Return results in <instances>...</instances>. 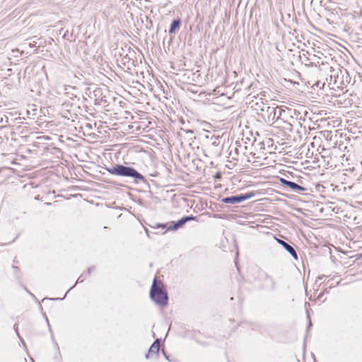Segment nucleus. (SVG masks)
I'll list each match as a JSON object with an SVG mask.
<instances>
[{
	"mask_svg": "<svg viewBox=\"0 0 362 362\" xmlns=\"http://www.w3.org/2000/svg\"><path fill=\"white\" fill-rule=\"evenodd\" d=\"M106 170L112 175L124 177L133 180L134 183L146 182L144 176L132 167L121 164H115L106 167Z\"/></svg>",
	"mask_w": 362,
	"mask_h": 362,
	"instance_id": "obj_1",
	"label": "nucleus"
},
{
	"mask_svg": "<svg viewBox=\"0 0 362 362\" xmlns=\"http://www.w3.org/2000/svg\"><path fill=\"white\" fill-rule=\"evenodd\" d=\"M30 47H32V46H33V47H35V45H34V44H32V43H30Z\"/></svg>",
	"mask_w": 362,
	"mask_h": 362,
	"instance_id": "obj_23",
	"label": "nucleus"
},
{
	"mask_svg": "<svg viewBox=\"0 0 362 362\" xmlns=\"http://www.w3.org/2000/svg\"><path fill=\"white\" fill-rule=\"evenodd\" d=\"M276 240L295 259H298L297 252L292 245L281 239L276 238Z\"/></svg>",
	"mask_w": 362,
	"mask_h": 362,
	"instance_id": "obj_9",
	"label": "nucleus"
},
{
	"mask_svg": "<svg viewBox=\"0 0 362 362\" xmlns=\"http://www.w3.org/2000/svg\"><path fill=\"white\" fill-rule=\"evenodd\" d=\"M30 47H32V46H33V47H35V45H34V44H32V43H30Z\"/></svg>",
	"mask_w": 362,
	"mask_h": 362,
	"instance_id": "obj_24",
	"label": "nucleus"
},
{
	"mask_svg": "<svg viewBox=\"0 0 362 362\" xmlns=\"http://www.w3.org/2000/svg\"><path fill=\"white\" fill-rule=\"evenodd\" d=\"M95 267L92 266L88 269V274H90L95 269Z\"/></svg>",
	"mask_w": 362,
	"mask_h": 362,
	"instance_id": "obj_17",
	"label": "nucleus"
},
{
	"mask_svg": "<svg viewBox=\"0 0 362 362\" xmlns=\"http://www.w3.org/2000/svg\"><path fill=\"white\" fill-rule=\"evenodd\" d=\"M267 279L269 281V282L271 284V289L274 290L275 288V285H276L274 279L272 277L269 276H267Z\"/></svg>",
	"mask_w": 362,
	"mask_h": 362,
	"instance_id": "obj_13",
	"label": "nucleus"
},
{
	"mask_svg": "<svg viewBox=\"0 0 362 362\" xmlns=\"http://www.w3.org/2000/svg\"><path fill=\"white\" fill-rule=\"evenodd\" d=\"M355 262H358V264H362V257H361V254L356 255Z\"/></svg>",
	"mask_w": 362,
	"mask_h": 362,
	"instance_id": "obj_15",
	"label": "nucleus"
},
{
	"mask_svg": "<svg viewBox=\"0 0 362 362\" xmlns=\"http://www.w3.org/2000/svg\"><path fill=\"white\" fill-rule=\"evenodd\" d=\"M69 292V291L66 293H67ZM66 296V294L64 295V296L62 298V299H64L65 298V296ZM59 298H52V300H59ZM62 300V298H60Z\"/></svg>",
	"mask_w": 362,
	"mask_h": 362,
	"instance_id": "obj_20",
	"label": "nucleus"
},
{
	"mask_svg": "<svg viewBox=\"0 0 362 362\" xmlns=\"http://www.w3.org/2000/svg\"><path fill=\"white\" fill-rule=\"evenodd\" d=\"M159 349H160V339H157L153 341V343L150 346L148 353L145 356L146 358L148 359L150 357H153L154 356L156 357H157L158 356Z\"/></svg>",
	"mask_w": 362,
	"mask_h": 362,
	"instance_id": "obj_8",
	"label": "nucleus"
},
{
	"mask_svg": "<svg viewBox=\"0 0 362 362\" xmlns=\"http://www.w3.org/2000/svg\"><path fill=\"white\" fill-rule=\"evenodd\" d=\"M181 25V19L180 18H177L174 19L169 28L168 32L170 34L175 33L177 30L180 28Z\"/></svg>",
	"mask_w": 362,
	"mask_h": 362,
	"instance_id": "obj_10",
	"label": "nucleus"
},
{
	"mask_svg": "<svg viewBox=\"0 0 362 362\" xmlns=\"http://www.w3.org/2000/svg\"><path fill=\"white\" fill-rule=\"evenodd\" d=\"M83 280H84V279L83 278V275H81V276H79V278L78 279V280H77L76 283V284H74V286H72V287H71L69 291H70L71 288H73L76 286V284L77 283H81V282H83Z\"/></svg>",
	"mask_w": 362,
	"mask_h": 362,
	"instance_id": "obj_16",
	"label": "nucleus"
},
{
	"mask_svg": "<svg viewBox=\"0 0 362 362\" xmlns=\"http://www.w3.org/2000/svg\"><path fill=\"white\" fill-rule=\"evenodd\" d=\"M283 111H287L286 113V119H280L281 122H284L285 126H283V128L288 131L292 130V127L293 123L296 122V119L292 116V113H296V110H292L291 109L283 110Z\"/></svg>",
	"mask_w": 362,
	"mask_h": 362,
	"instance_id": "obj_7",
	"label": "nucleus"
},
{
	"mask_svg": "<svg viewBox=\"0 0 362 362\" xmlns=\"http://www.w3.org/2000/svg\"><path fill=\"white\" fill-rule=\"evenodd\" d=\"M255 196V192H250L245 194H240L230 197H223L221 202L225 204H236L241 203L245 200L250 199Z\"/></svg>",
	"mask_w": 362,
	"mask_h": 362,
	"instance_id": "obj_4",
	"label": "nucleus"
},
{
	"mask_svg": "<svg viewBox=\"0 0 362 362\" xmlns=\"http://www.w3.org/2000/svg\"><path fill=\"white\" fill-rule=\"evenodd\" d=\"M168 223H157L156 224V226L155 228H168Z\"/></svg>",
	"mask_w": 362,
	"mask_h": 362,
	"instance_id": "obj_14",
	"label": "nucleus"
},
{
	"mask_svg": "<svg viewBox=\"0 0 362 362\" xmlns=\"http://www.w3.org/2000/svg\"><path fill=\"white\" fill-rule=\"evenodd\" d=\"M255 105L257 106V107L255 109L256 110H259L260 112H262V110L264 109V107H263L262 106H268V104L267 103H264V102L261 101L260 103L257 102L255 103Z\"/></svg>",
	"mask_w": 362,
	"mask_h": 362,
	"instance_id": "obj_12",
	"label": "nucleus"
},
{
	"mask_svg": "<svg viewBox=\"0 0 362 362\" xmlns=\"http://www.w3.org/2000/svg\"><path fill=\"white\" fill-rule=\"evenodd\" d=\"M30 47H32V46H33V47H35V45H34V44H32V43H30Z\"/></svg>",
	"mask_w": 362,
	"mask_h": 362,
	"instance_id": "obj_25",
	"label": "nucleus"
},
{
	"mask_svg": "<svg viewBox=\"0 0 362 362\" xmlns=\"http://www.w3.org/2000/svg\"><path fill=\"white\" fill-rule=\"evenodd\" d=\"M14 329H15V330H16V332L17 334H18V335H19V334H18V327H17V325H16H16H14ZM18 337H20V336H18Z\"/></svg>",
	"mask_w": 362,
	"mask_h": 362,
	"instance_id": "obj_19",
	"label": "nucleus"
},
{
	"mask_svg": "<svg viewBox=\"0 0 362 362\" xmlns=\"http://www.w3.org/2000/svg\"><path fill=\"white\" fill-rule=\"evenodd\" d=\"M121 62L122 64L126 66L128 69H130V66L132 65H134V60L132 59L129 56L128 54H126L125 56H124L122 58V60H121Z\"/></svg>",
	"mask_w": 362,
	"mask_h": 362,
	"instance_id": "obj_11",
	"label": "nucleus"
},
{
	"mask_svg": "<svg viewBox=\"0 0 362 362\" xmlns=\"http://www.w3.org/2000/svg\"><path fill=\"white\" fill-rule=\"evenodd\" d=\"M279 180L282 185L290 188L293 192L300 193L306 190V188L303 186L299 185L294 182L287 180L285 178L281 177Z\"/></svg>",
	"mask_w": 362,
	"mask_h": 362,
	"instance_id": "obj_6",
	"label": "nucleus"
},
{
	"mask_svg": "<svg viewBox=\"0 0 362 362\" xmlns=\"http://www.w3.org/2000/svg\"><path fill=\"white\" fill-rule=\"evenodd\" d=\"M264 109L262 110L259 115L267 123H272L274 127H279L281 124L280 119H286L287 111H283V109L274 106H262Z\"/></svg>",
	"mask_w": 362,
	"mask_h": 362,
	"instance_id": "obj_2",
	"label": "nucleus"
},
{
	"mask_svg": "<svg viewBox=\"0 0 362 362\" xmlns=\"http://www.w3.org/2000/svg\"><path fill=\"white\" fill-rule=\"evenodd\" d=\"M283 126H285L284 122H281V124L280 126H279L278 127H282L283 128Z\"/></svg>",
	"mask_w": 362,
	"mask_h": 362,
	"instance_id": "obj_21",
	"label": "nucleus"
},
{
	"mask_svg": "<svg viewBox=\"0 0 362 362\" xmlns=\"http://www.w3.org/2000/svg\"><path fill=\"white\" fill-rule=\"evenodd\" d=\"M197 219V217L193 215L183 216L177 221H171L168 227V230H176L182 228L187 222Z\"/></svg>",
	"mask_w": 362,
	"mask_h": 362,
	"instance_id": "obj_5",
	"label": "nucleus"
},
{
	"mask_svg": "<svg viewBox=\"0 0 362 362\" xmlns=\"http://www.w3.org/2000/svg\"><path fill=\"white\" fill-rule=\"evenodd\" d=\"M324 277H325V276L323 275V276H319V277H318V279H319L320 280H322Z\"/></svg>",
	"mask_w": 362,
	"mask_h": 362,
	"instance_id": "obj_22",
	"label": "nucleus"
},
{
	"mask_svg": "<svg viewBox=\"0 0 362 362\" xmlns=\"http://www.w3.org/2000/svg\"><path fill=\"white\" fill-rule=\"evenodd\" d=\"M308 318L309 320L308 328H310L313 325H312V322H311V320H310L309 315H308Z\"/></svg>",
	"mask_w": 362,
	"mask_h": 362,
	"instance_id": "obj_18",
	"label": "nucleus"
},
{
	"mask_svg": "<svg viewBox=\"0 0 362 362\" xmlns=\"http://www.w3.org/2000/svg\"><path fill=\"white\" fill-rule=\"evenodd\" d=\"M361 257H362V252L361 253Z\"/></svg>",
	"mask_w": 362,
	"mask_h": 362,
	"instance_id": "obj_26",
	"label": "nucleus"
},
{
	"mask_svg": "<svg viewBox=\"0 0 362 362\" xmlns=\"http://www.w3.org/2000/svg\"><path fill=\"white\" fill-rule=\"evenodd\" d=\"M150 298L157 305L165 306L168 304V293L161 281L154 278L150 290Z\"/></svg>",
	"mask_w": 362,
	"mask_h": 362,
	"instance_id": "obj_3",
	"label": "nucleus"
}]
</instances>
